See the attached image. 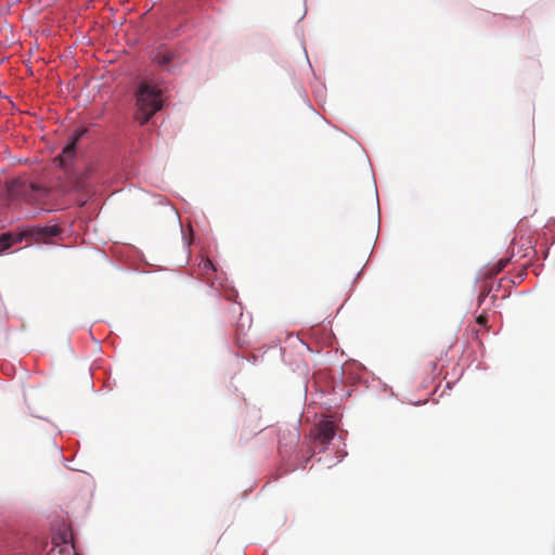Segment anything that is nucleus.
I'll return each instance as SVG.
<instances>
[{"label": "nucleus", "instance_id": "1", "mask_svg": "<svg viewBox=\"0 0 555 555\" xmlns=\"http://www.w3.org/2000/svg\"><path fill=\"white\" fill-rule=\"evenodd\" d=\"M335 437V426L328 420L321 421L315 425L310 431L307 443H302L300 447V430L297 425L281 429L278 449L283 462L284 473L305 468L311 456L324 452Z\"/></svg>", "mask_w": 555, "mask_h": 555}, {"label": "nucleus", "instance_id": "2", "mask_svg": "<svg viewBox=\"0 0 555 555\" xmlns=\"http://www.w3.org/2000/svg\"><path fill=\"white\" fill-rule=\"evenodd\" d=\"M89 130L79 127L68 137L61 153L56 156L57 166L64 171L74 189L87 186L95 169L86 159L80 141L88 135Z\"/></svg>", "mask_w": 555, "mask_h": 555}, {"label": "nucleus", "instance_id": "3", "mask_svg": "<svg viewBox=\"0 0 555 555\" xmlns=\"http://www.w3.org/2000/svg\"><path fill=\"white\" fill-rule=\"evenodd\" d=\"M135 119L141 126L146 125L150 118L166 105L159 89L151 83L140 82L134 92Z\"/></svg>", "mask_w": 555, "mask_h": 555}, {"label": "nucleus", "instance_id": "4", "mask_svg": "<svg viewBox=\"0 0 555 555\" xmlns=\"http://www.w3.org/2000/svg\"><path fill=\"white\" fill-rule=\"evenodd\" d=\"M5 234H10L9 244L12 248L15 244L23 242L27 237L36 240L56 237L61 235V228L54 219L47 223H29L18 227L16 230L5 231Z\"/></svg>", "mask_w": 555, "mask_h": 555}, {"label": "nucleus", "instance_id": "5", "mask_svg": "<svg viewBox=\"0 0 555 555\" xmlns=\"http://www.w3.org/2000/svg\"><path fill=\"white\" fill-rule=\"evenodd\" d=\"M203 269L207 272L205 275V282L208 285V295L216 298H222L223 296H237V291L229 282L227 274L223 271H219L218 266L208 258H202Z\"/></svg>", "mask_w": 555, "mask_h": 555}, {"label": "nucleus", "instance_id": "6", "mask_svg": "<svg viewBox=\"0 0 555 555\" xmlns=\"http://www.w3.org/2000/svg\"><path fill=\"white\" fill-rule=\"evenodd\" d=\"M131 151V139L124 131L111 133L103 145V158L112 165L121 164Z\"/></svg>", "mask_w": 555, "mask_h": 555}, {"label": "nucleus", "instance_id": "7", "mask_svg": "<svg viewBox=\"0 0 555 555\" xmlns=\"http://www.w3.org/2000/svg\"><path fill=\"white\" fill-rule=\"evenodd\" d=\"M238 295L235 296H223L228 301H231L229 313L232 315V319L235 320V343L238 347H244L248 344L246 339V334L249 331L253 318L249 313H243V306L240 301H237Z\"/></svg>", "mask_w": 555, "mask_h": 555}, {"label": "nucleus", "instance_id": "8", "mask_svg": "<svg viewBox=\"0 0 555 555\" xmlns=\"http://www.w3.org/2000/svg\"><path fill=\"white\" fill-rule=\"evenodd\" d=\"M50 544L60 548V553L80 555L75 547L73 532L67 527L56 529Z\"/></svg>", "mask_w": 555, "mask_h": 555}, {"label": "nucleus", "instance_id": "9", "mask_svg": "<svg viewBox=\"0 0 555 555\" xmlns=\"http://www.w3.org/2000/svg\"><path fill=\"white\" fill-rule=\"evenodd\" d=\"M55 546H52L49 540L44 537H35L28 545L29 555H65L66 553L56 552Z\"/></svg>", "mask_w": 555, "mask_h": 555}, {"label": "nucleus", "instance_id": "10", "mask_svg": "<svg viewBox=\"0 0 555 555\" xmlns=\"http://www.w3.org/2000/svg\"><path fill=\"white\" fill-rule=\"evenodd\" d=\"M115 255L126 264H137L139 261H144L143 253L132 245H120L115 248Z\"/></svg>", "mask_w": 555, "mask_h": 555}, {"label": "nucleus", "instance_id": "11", "mask_svg": "<svg viewBox=\"0 0 555 555\" xmlns=\"http://www.w3.org/2000/svg\"><path fill=\"white\" fill-rule=\"evenodd\" d=\"M177 54L171 50H159L156 51L153 55V62L162 69L167 70L169 73H176L179 67L173 65Z\"/></svg>", "mask_w": 555, "mask_h": 555}, {"label": "nucleus", "instance_id": "12", "mask_svg": "<svg viewBox=\"0 0 555 555\" xmlns=\"http://www.w3.org/2000/svg\"><path fill=\"white\" fill-rule=\"evenodd\" d=\"M9 237L10 234H5V232L0 233V255H3L4 253L11 249L9 244Z\"/></svg>", "mask_w": 555, "mask_h": 555}, {"label": "nucleus", "instance_id": "13", "mask_svg": "<svg viewBox=\"0 0 555 555\" xmlns=\"http://www.w3.org/2000/svg\"><path fill=\"white\" fill-rule=\"evenodd\" d=\"M313 92L318 100H321L324 98L325 92V85L324 82H320L319 85L313 86Z\"/></svg>", "mask_w": 555, "mask_h": 555}, {"label": "nucleus", "instance_id": "14", "mask_svg": "<svg viewBox=\"0 0 555 555\" xmlns=\"http://www.w3.org/2000/svg\"><path fill=\"white\" fill-rule=\"evenodd\" d=\"M511 262V258L508 257H502L496 263H495V271L500 272L503 270L508 263Z\"/></svg>", "mask_w": 555, "mask_h": 555}, {"label": "nucleus", "instance_id": "15", "mask_svg": "<svg viewBox=\"0 0 555 555\" xmlns=\"http://www.w3.org/2000/svg\"><path fill=\"white\" fill-rule=\"evenodd\" d=\"M182 240H183V244H184V248L188 253V256H186V259H185V264L189 262V257H190V254H191V250H190V246H191V242L189 241V238L186 237L185 233L182 231Z\"/></svg>", "mask_w": 555, "mask_h": 555}, {"label": "nucleus", "instance_id": "16", "mask_svg": "<svg viewBox=\"0 0 555 555\" xmlns=\"http://www.w3.org/2000/svg\"><path fill=\"white\" fill-rule=\"evenodd\" d=\"M337 460L333 463V465H336L337 463H339L340 461H343V459H345L347 456V451L345 449H341V450H338L337 451ZM332 464L328 465V467H331Z\"/></svg>", "mask_w": 555, "mask_h": 555}, {"label": "nucleus", "instance_id": "17", "mask_svg": "<svg viewBox=\"0 0 555 555\" xmlns=\"http://www.w3.org/2000/svg\"><path fill=\"white\" fill-rule=\"evenodd\" d=\"M526 275H527V273H526L525 269H524V270H521V272H520V273H519V275L517 276L518 282H521V281L525 279V276H526Z\"/></svg>", "mask_w": 555, "mask_h": 555}, {"label": "nucleus", "instance_id": "18", "mask_svg": "<svg viewBox=\"0 0 555 555\" xmlns=\"http://www.w3.org/2000/svg\"><path fill=\"white\" fill-rule=\"evenodd\" d=\"M304 51H305L306 57H308V54H307V51L305 48H304ZM307 61H309V59H307ZM308 64H309V68L311 69V72L314 74L311 63L308 62Z\"/></svg>", "mask_w": 555, "mask_h": 555}, {"label": "nucleus", "instance_id": "19", "mask_svg": "<svg viewBox=\"0 0 555 555\" xmlns=\"http://www.w3.org/2000/svg\"><path fill=\"white\" fill-rule=\"evenodd\" d=\"M362 272H363V269H361V270L356 274V278H354V280H353V283H354V282H356L360 276H361Z\"/></svg>", "mask_w": 555, "mask_h": 555}, {"label": "nucleus", "instance_id": "20", "mask_svg": "<svg viewBox=\"0 0 555 555\" xmlns=\"http://www.w3.org/2000/svg\"><path fill=\"white\" fill-rule=\"evenodd\" d=\"M257 360H258V358H257L256 356H253V357L249 359V361H253V363H254V364H256Z\"/></svg>", "mask_w": 555, "mask_h": 555}, {"label": "nucleus", "instance_id": "21", "mask_svg": "<svg viewBox=\"0 0 555 555\" xmlns=\"http://www.w3.org/2000/svg\"><path fill=\"white\" fill-rule=\"evenodd\" d=\"M452 386H453V383H447V389H451Z\"/></svg>", "mask_w": 555, "mask_h": 555}, {"label": "nucleus", "instance_id": "22", "mask_svg": "<svg viewBox=\"0 0 555 555\" xmlns=\"http://www.w3.org/2000/svg\"><path fill=\"white\" fill-rule=\"evenodd\" d=\"M310 109H312L314 113H317V111L314 109V107L311 105V103L308 104Z\"/></svg>", "mask_w": 555, "mask_h": 555}, {"label": "nucleus", "instance_id": "23", "mask_svg": "<svg viewBox=\"0 0 555 555\" xmlns=\"http://www.w3.org/2000/svg\"><path fill=\"white\" fill-rule=\"evenodd\" d=\"M550 247H546L544 257H547Z\"/></svg>", "mask_w": 555, "mask_h": 555}, {"label": "nucleus", "instance_id": "24", "mask_svg": "<svg viewBox=\"0 0 555 555\" xmlns=\"http://www.w3.org/2000/svg\"><path fill=\"white\" fill-rule=\"evenodd\" d=\"M307 388H308V386H307V384H306V385H305V389H304L305 395L307 393Z\"/></svg>", "mask_w": 555, "mask_h": 555}, {"label": "nucleus", "instance_id": "25", "mask_svg": "<svg viewBox=\"0 0 555 555\" xmlns=\"http://www.w3.org/2000/svg\"><path fill=\"white\" fill-rule=\"evenodd\" d=\"M379 225H380V221H379V218L377 219V228L379 229Z\"/></svg>", "mask_w": 555, "mask_h": 555}, {"label": "nucleus", "instance_id": "26", "mask_svg": "<svg viewBox=\"0 0 555 555\" xmlns=\"http://www.w3.org/2000/svg\"><path fill=\"white\" fill-rule=\"evenodd\" d=\"M554 243H555V236H554V240H553L552 244H554Z\"/></svg>", "mask_w": 555, "mask_h": 555}]
</instances>
